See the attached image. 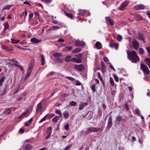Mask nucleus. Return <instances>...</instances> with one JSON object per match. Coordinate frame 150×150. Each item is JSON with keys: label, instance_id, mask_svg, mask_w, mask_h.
<instances>
[{"label": "nucleus", "instance_id": "nucleus-25", "mask_svg": "<svg viewBox=\"0 0 150 150\" xmlns=\"http://www.w3.org/2000/svg\"><path fill=\"white\" fill-rule=\"evenodd\" d=\"M46 4L50 5V6H52L54 5L53 4H51L50 3L52 2V0H42Z\"/></svg>", "mask_w": 150, "mask_h": 150}, {"label": "nucleus", "instance_id": "nucleus-13", "mask_svg": "<svg viewBox=\"0 0 150 150\" xmlns=\"http://www.w3.org/2000/svg\"><path fill=\"white\" fill-rule=\"evenodd\" d=\"M137 38L140 40H143L144 42V43L145 42V41L144 40L145 37L141 33H139L137 35Z\"/></svg>", "mask_w": 150, "mask_h": 150}, {"label": "nucleus", "instance_id": "nucleus-61", "mask_svg": "<svg viewBox=\"0 0 150 150\" xmlns=\"http://www.w3.org/2000/svg\"><path fill=\"white\" fill-rule=\"evenodd\" d=\"M114 78L116 82H118L119 81V79L118 77L116 75H114Z\"/></svg>", "mask_w": 150, "mask_h": 150}, {"label": "nucleus", "instance_id": "nucleus-23", "mask_svg": "<svg viewBox=\"0 0 150 150\" xmlns=\"http://www.w3.org/2000/svg\"><path fill=\"white\" fill-rule=\"evenodd\" d=\"M95 46L98 49H100L102 48L101 43L99 42H96Z\"/></svg>", "mask_w": 150, "mask_h": 150}, {"label": "nucleus", "instance_id": "nucleus-43", "mask_svg": "<svg viewBox=\"0 0 150 150\" xmlns=\"http://www.w3.org/2000/svg\"><path fill=\"white\" fill-rule=\"evenodd\" d=\"M7 60L10 62H14V63H18V61H16V60L14 59H8Z\"/></svg>", "mask_w": 150, "mask_h": 150}, {"label": "nucleus", "instance_id": "nucleus-44", "mask_svg": "<svg viewBox=\"0 0 150 150\" xmlns=\"http://www.w3.org/2000/svg\"><path fill=\"white\" fill-rule=\"evenodd\" d=\"M77 104V103L76 102H75L73 101H71L70 103H69V105H70L71 106H76V105Z\"/></svg>", "mask_w": 150, "mask_h": 150}, {"label": "nucleus", "instance_id": "nucleus-4", "mask_svg": "<svg viewBox=\"0 0 150 150\" xmlns=\"http://www.w3.org/2000/svg\"><path fill=\"white\" fill-rule=\"evenodd\" d=\"M112 125V118L111 116H110L108 121L107 128L110 129Z\"/></svg>", "mask_w": 150, "mask_h": 150}, {"label": "nucleus", "instance_id": "nucleus-12", "mask_svg": "<svg viewBox=\"0 0 150 150\" xmlns=\"http://www.w3.org/2000/svg\"><path fill=\"white\" fill-rule=\"evenodd\" d=\"M30 41L31 42L34 43H37L41 42V40L35 38H31Z\"/></svg>", "mask_w": 150, "mask_h": 150}, {"label": "nucleus", "instance_id": "nucleus-5", "mask_svg": "<svg viewBox=\"0 0 150 150\" xmlns=\"http://www.w3.org/2000/svg\"><path fill=\"white\" fill-rule=\"evenodd\" d=\"M133 47L136 50H137L138 49L139 46V44L138 41L136 40H134L132 42Z\"/></svg>", "mask_w": 150, "mask_h": 150}, {"label": "nucleus", "instance_id": "nucleus-34", "mask_svg": "<svg viewBox=\"0 0 150 150\" xmlns=\"http://www.w3.org/2000/svg\"><path fill=\"white\" fill-rule=\"evenodd\" d=\"M55 113L59 115L58 116H59L60 117H62L61 111L60 110H57L55 111Z\"/></svg>", "mask_w": 150, "mask_h": 150}, {"label": "nucleus", "instance_id": "nucleus-26", "mask_svg": "<svg viewBox=\"0 0 150 150\" xmlns=\"http://www.w3.org/2000/svg\"><path fill=\"white\" fill-rule=\"evenodd\" d=\"M72 57L71 55H67L65 58V60L66 62H69L71 61V59Z\"/></svg>", "mask_w": 150, "mask_h": 150}, {"label": "nucleus", "instance_id": "nucleus-41", "mask_svg": "<svg viewBox=\"0 0 150 150\" xmlns=\"http://www.w3.org/2000/svg\"><path fill=\"white\" fill-rule=\"evenodd\" d=\"M47 115H46L44 117H43L40 120L39 122V123H40L44 121H45L47 118Z\"/></svg>", "mask_w": 150, "mask_h": 150}, {"label": "nucleus", "instance_id": "nucleus-6", "mask_svg": "<svg viewBox=\"0 0 150 150\" xmlns=\"http://www.w3.org/2000/svg\"><path fill=\"white\" fill-rule=\"evenodd\" d=\"M128 4V2L127 1H125L119 7V9L121 11L123 10L125 8Z\"/></svg>", "mask_w": 150, "mask_h": 150}, {"label": "nucleus", "instance_id": "nucleus-28", "mask_svg": "<svg viewBox=\"0 0 150 150\" xmlns=\"http://www.w3.org/2000/svg\"><path fill=\"white\" fill-rule=\"evenodd\" d=\"M33 120V118L32 117L25 124V125L26 126H29L31 123V122Z\"/></svg>", "mask_w": 150, "mask_h": 150}, {"label": "nucleus", "instance_id": "nucleus-8", "mask_svg": "<svg viewBox=\"0 0 150 150\" xmlns=\"http://www.w3.org/2000/svg\"><path fill=\"white\" fill-rule=\"evenodd\" d=\"M75 68L80 71H82L84 69L82 64L76 65L74 66Z\"/></svg>", "mask_w": 150, "mask_h": 150}, {"label": "nucleus", "instance_id": "nucleus-48", "mask_svg": "<svg viewBox=\"0 0 150 150\" xmlns=\"http://www.w3.org/2000/svg\"><path fill=\"white\" fill-rule=\"evenodd\" d=\"M96 84L93 85L91 87V88L93 93L96 91Z\"/></svg>", "mask_w": 150, "mask_h": 150}, {"label": "nucleus", "instance_id": "nucleus-57", "mask_svg": "<svg viewBox=\"0 0 150 150\" xmlns=\"http://www.w3.org/2000/svg\"><path fill=\"white\" fill-rule=\"evenodd\" d=\"M69 124H67L66 125H65L64 128L66 130H69Z\"/></svg>", "mask_w": 150, "mask_h": 150}, {"label": "nucleus", "instance_id": "nucleus-46", "mask_svg": "<svg viewBox=\"0 0 150 150\" xmlns=\"http://www.w3.org/2000/svg\"><path fill=\"white\" fill-rule=\"evenodd\" d=\"M145 49L147 51V52L148 53L150 57V47L148 46L146 47Z\"/></svg>", "mask_w": 150, "mask_h": 150}, {"label": "nucleus", "instance_id": "nucleus-53", "mask_svg": "<svg viewBox=\"0 0 150 150\" xmlns=\"http://www.w3.org/2000/svg\"><path fill=\"white\" fill-rule=\"evenodd\" d=\"M122 39V36L120 35H118L117 36V39L119 41H120Z\"/></svg>", "mask_w": 150, "mask_h": 150}, {"label": "nucleus", "instance_id": "nucleus-7", "mask_svg": "<svg viewBox=\"0 0 150 150\" xmlns=\"http://www.w3.org/2000/svg\"><path fill=\"white\" fill-rule=\"evenodd\" d=\"M145 7L144 6L143 4H139L134 7V9L136 10H140L144 9Z\"/></svg>", "mask_w": 150, "mask_h": 150}, {"label": "nucleus", "instance_id": "nucleus-33", "mask_svg": "<svg viewBox=\"0 0 150 150\" xmlns=\"http://www.w3.org/2000/svg\"><path fill=\"white\" fill-rule=\"evenodd\" d=\"M5 79V76H3L0 79V87H1L2 86V83L4 81Z\"/></svg>", "mask_w": 150, "mask_h": 150}, {"label": "nucleus", "instance_id": "nucleus-40", "mask_svg": "<svg viewBox=\"0 0 150 150\" xmlns=\"http://www.w3.org/2000/svg\"><path fill=\"white\" fill-rule=\"evenodd\" d=\"M65 78L72 81H74L75 80V79L74 78L71 77L67 76Z\"/></svg>", "mask_w": 150, "mask_h": 150}, {"label": "nucleus", "instance_id": "nucleus-58", "mask_svg": "<svg viewBox=\"0 0 150 150\" xmlns=\"http://www.w3.org/2000/svg\"><path fill=\"white\" fill-rule=\"evenodd\" d=\"M75 56L79 58H81V57H82L83 56V54L82 53H80L79 54H76L75 55Z\"/></svg>", "mask_w": 150, "mask_h": 150}, {"label": "nucleus", "instance_id": "nucleus-17", "mask_svg": "<svg viewBox=\"0 0 150 150\" xmlns=\"http://www.w3.org/2000/svg\"><path fill=\"white\" fill-rule=\"evenodd\" d=\"M40 57H41V64L42 65H43L45 63V56L43 54H40Z\"/></svg>", "mask_w": 150, "mask_h": 150}, {"label": "nucleus", "instance_id": "nucleus-24", "mask_svg": "<svg viewBox=\"0 0 150 150\" xmlns=\"http://www.w3.org/2000/svg\"><path fill=\"white\" fill-rule=\"evenodd\" d=\"M34 63L32 62H30L28 65V70L32 71Z\"/></svg>", "mask_w": 150, "mask_h": 150}, {"label": "nucleus", "instance_id": "nucleus-3", "mask_svg": "<svg viewBox=\"0 0 150 150\" xmlns=\"http://www.w3.org/2000/svg\"><path fill=\"white\" fill-rule=\"evenodd\" d=\"M87 130L89 132H98L100 130V132H102L103 131V129H101V128H96L92 127L88 128Z\"/></svg>", "mask_w": 150, "mask_h": 150}, {"label": "nucleus", "instance_id": "nucleus-45", "mask_svg": "<svg viewBox=\"0 0 150 150\" xmlns=\"http://www.w3.org/2000/svg\"><path fill=\"white\" fill-rule=\"evenodd\" d=\"M12 42L13 44H16L20 42L19 40H16L13 39H11Z\"/></svg>", "mask_w": 150, "mask_h": 150}, {"label": "nucleus", "instance_id": "nucleus-19", "mask_svg": "<svg viewBox=\"0 0 150 150\" xmlns=\"http://www.w3.org/2000/svg\"><path fill=\"white\" fill-rule=\"evenodd\" d=\"M97 75L98 76V77L100 81L102 83V84L103 86L105 85V82L103 80V79H102V78L101 77V75L100 73V72H97Z\"/></svg>", "mask_w": 150, "mask_h": 150}, {"label": "nucleus", "instance_id": "nucleus-21", "mask_svg": "<svg viewBox=\"0 0 150 150\" xmlns=\"http://www.w3.org/2000/svg\"><path fill=\"white\" fill-rule=\"evenodd\" d=\"M53 55L57 59H58L61 57L62 55L60 53H55L53 54Z\"/></svg>", "mask_w": 150, "mask_h": 150}, {"label": "nucleus", "instance_id": "nucleus-42", "mask_svg": "<svg viewBox=\"0 0 150 150\" xmlns=\"http://www.w3.org/2000/svg\"><path fill=\"white\" fill-rule=\"evenodd\" d=\"M46 115H47V117L49 119H50L53 117H54L55 115L54 114H52L51 115H49V114H47Z\"/></svg>", "mask_w": 150, "mask_h": 150}, {"label": "nucleus", "instance_id": "nucleus-27", "mask_svg": "<svg viewBox=\"0 0 150 150\" xmlns=\"http://www.w3.org/2000/svg\"><path fill=\"white\" fill-rule=\"evenodd\" d=\"M2 49L7 51H12L11 49L9 48L8 46L6 45H2Z\"/></svg>", "mask_w": 150, "mask_h": 150}, {"label": "nucleus", "instance_id": "nucleus-30", "mask_svg": "<svg viewBox=\"0 0 150 150\" xmlns=\"http://www.w3.org/2000/svg\"><path fill=\"white\" fill-rule=\"evenodd\" d=\"M60 117L57 116H56L53 118L52 120V121L54 123L56 122H57L58 120L60 119Z\"/></svg>", "mask_w": 150, "mask_h": 150}, {"label": "nucleus", "instance_id": "nucleus-47", "mask_svg": "<svg viewBox=\"0 0 150 150\" xmlns=\"http://www.w3.org/2000/svg\"><path fill=\"white\" fill-rule=\"evenodd\" d=\"M139 50L140 53L141 54H143L144 53V50L143 48H142L141 47H140L139 48Z\"/></svg>", "mask_w": 150, "mask_h": 150}, {"label": "nucleus", "instance_id": "nucleus-32", "mask_svg": "<svg viewBox=\"0 0 150 150\" xmlns=\"http://www.w3.org/2000/svg\"><path fill=\"white\" fill-rule=\"evenodd\" d=\"M4 30H6L8 29L9 27L8 23L7 21H6L4 23Z\"/></svg>", "mask_w": 150, "mask_h": 150}, {"label": "nucleus", "instance_id": "nucleus-49", "mask_svg": "<svg viewBox=\"0 0 150 150\" xmlns=\"http://www.w3.org/2000/svg\"><path fill=\"white\" fill-rule=\"evenodd\" d=\"M145 61L146 62V63H147L148 64H150V58H146L145 59Z\"/></svg>", "mask_w": 150, "mask_h": 150}, {"label": "nucleus", "instance_id": "nucleus-59", "mask_svg": "<svg viewBox=\"0 0 150 150\" xmlns=\"http://www.w3.org/2000/svg\"><path fill=\"white\" fill-rule=\"evenodd\" d=\"M102 107L104 110H105L106 108V105L104 103H102Z\"/></svg>", "mask_w": 150, "mask_h": 150}, {"label": "nucleus", "instance_id": "nucleus-37", "mask_svg": "<svg viewBox=\"0 0 150 150\" xmlns=\"http://www.w3.org/2000/svg\"><path fill=\"white\" fill-rule=\"evenodd\" d=\"M52 132V127H50L47 128V133L48 134H51Z\"/></svg>", "mask_w": 150, "mask_h": 150}, {"label": "nucleus", "instance_id": "nucleus-35", "mask_svg": "<svg viewBox=\"0 0 150 150\" xmlns=\"http://www.w3.org/2000/svg\"><path fill=\"white\" fill-rule=\"evenodd\" d=\"M81 48H76L74 50H73L72 51V52L73 53H78L80 52L81 51Z\"/></svg>", "mask_w": 150, "mask_h": 150}, {"label": "nucleus", "instance_id": "nucleus-16", "mask_svg": "<svg viewBox=\"0 0 150 150\" xmlns=\"http://www.w3.org/2000/svg\"><path fill=\"white\" fill-rule=\"evenodd\" d=\"M88 105L87 102H85L83 103H81V104L79 105V110H82V109L85 106Z\"/></svg>", "mask_w": 150, "mask_h": 150}, {"label": "nucleus", "instance_id": "nucleus-56", "mask_svg": "<svg viewBox=\"0 0 150 150\" xmlns=\"http://www.w3.org/2000/svg\"><path fill=\"white\" fill-rule=\"evenodd\" d=\"M82 59L81 58L77 59L76 58V63H81L82 62Z\"/></svg>", "mask_w": 150, "mask_h": 150}, {"label": "nucleus", "instance_id": "nucleus-1", "mask_svg": "<svg viewBox=\"0 0 150 150\" xmlns=\"http://www.w3.org/2000/svg\"><path fill=\"white\" fill-rule=\"evenodd\" d=\"M127 52L128 58L132 62L135 63L139 61V58L136 51L134 50H132L131 51L127 50Z\"/></svg>", "mask_w": 150, "mask_h": 150}, {"label": "nucleus", "instance_id": "nucleus-22", "mask_svg": "<svg viewBox=\"0 0 150 150\" xmlns=\"http://www.w3.org/2000/svg\"><path fill=\"white\" fill-rule=\"evenodd\" d=\"M12 6V5H6L3 7L2 8V11H3L4 10H9L11 7Z\"/></svg>", "mask_w": 150, "mask_h": 150}, {"label": "nucleus", "instance_id": "nucleus-9", "mask_svg": "<svg viewBox=\"0 0 150 150\" xmlns=\"http://www.w3.org/2000/svg\"><path fill=\"white\" fill-rule=\"evenodd\" d=\"M105 19L106 20V23H107L108 22L111 25H114V21L113 20L111 19L110 17H105Z\"/></svg>", "mask_w": 150, "mask_h": 150}, {"label": "nucleus", "instance_id": "nucleus-14", "mask_svg": "<svg viewBox=\"0 0 150 150\" xmlns=\"http://www.w3.org/2000/svg\"><path fill=\"white\" fill-rule=\"evenodd\" d=\"M75 44L76 45L78 46H83L85 45V43L83 41H76Z\"/></svg>", "mask_w": 150, "mask_h": 150}, {"label": "nucleus", "instance_id": "nucleus-51", "mask_svg": "<svg viewBox=\"0 0 150 150\" xmlns=\"http://www.w3.org/2000/svg\"><path fill=\"white\" fill-rule=\"evenodd\" d=\"M90 113L89 114L88 116L87 117L88 119L91 120L93 117V114L91 113V112L90 111Z\"/></svg>", "mask_w": 150, "mask_h": 150}, {"label": "nucleus", "instance_id": "nucleus-54", "mask_svg": "<svg viewBox=\"0 0 150 150\" xmlns=\"http://www.w3.org/2000/svg\"><path fill=\"white\" fill-rule=\"evenodd\" d=\"M136 18L138 20H142V17H141V16L138 15H137L136 16Z\"/></svg>", "mask_w": 150, "mask_h": 150}, {"label": "nucleus", "instance_id": "nucleus-31", "mask_svg": "<svg viewBox=\"0 0 150 150\" xmlns=\"http://www.w3.org/2000/svg\"><path fill=\"white\" fill-rule=\"evenodd\" d=\"M11 112V110L10 108H7L4 111V113L6 114H10Z\"/></svg>", "mask_w": 150, "mask_h": 150}, {"label": "nucleus", "instance_id": "nucleus-2", "mask_svg": "<svg viewBox=\"0 0 150 150\" xmlns=\"http://www.w3.org/2000/svg\"><path fill=\"white\" fill-rule=\"evenodd\" d=\"M140 69L144 73L147 74H149V69L147 66L144 64H141Z\"/></svg>", "mask_w": 150, "mask_h": 150}, {"label": "nucleus", "instance_id": "nucleus-52", "mask_svg": "<svg viewBox=\"0 0 150 150\" xmlns=\"http://www.w3.org/2000/svg\"><path fill=\"white\" fill-rule=\"evenodd\" d=\"M72 146L71 144H70L67 146V147H66L65 149H64V150H69L70 149V148Z\"/></svg>", "mask_w": 150, "mask_h": 150}, {"label": "nucleus", "instance_id": "nucleus-64", "mask_svg": "<svg viewBox=\"0 0 150 150\" xmlns=\"http://www.w3.org/2000/svg\"><path fill=\"white\" fill-rule=\"evenodd\" d=\"M66 48L69 51H70L72 49V47L71 46H69L67 47Z\"/></svg>", "mask_w": 150, "mask_h": 150}, {"label": "nucleus", "instance_id": "nucleus-15", "mask_svg": "<svg viewBox=\"0 0 150 150\" xmlns=\"http://www.w3.org/2000/svg\"><path fill=\"white\" fill-rule=\"evenodd\" d=\"M101 71L103 73H105L106 71V68L105 65L103 62H101Z\"/></svg>", "mask_w": 150, "mask_h": 150}, {"label": "nucleus", "instance_id": "nucleus-18", "mask_svg": "<svg viewBox=\"0 0 150 150\" xmlns=\"http://www.w3.org/2000/svg\"><path fill=\"white\" fill-rule=\"evenodd\" d=\"M64 13L66 16L71 19L74 16L72 13H68L65 11H64Z\"/></svg>", "mask_w": 150, "mask_h": 150}, {"label": "nucleus", "instance_id": "nucleus-10", "mask_svg": "<svg viewBox=\"0 0 150 150\" xmlns=\"http://www.w3.org/2000/svg\"><path fill=\"white\" fill-rule=\"evenodd\" d=\"M118 44L117 43H111L109 44V46L112 48H115L117 50L118 48Z\"/></svg>", "mask_w": 150, "mask_h": 150}, {"label": "nucleus", "instance_id": "nucleus-38", "mask_svg": "<svg viewBox=\"0 0 150 150\" xmlns=\"http://www.w3.org/2000/svg\"><path fill=\"white\" fill-rule=\"evenodd\" d=\"M56 61L57 62L59 63H62L63 62V59L60 57L58 59H57Z\"/></svg>", "mask_w": 150, "mask_h": 150}, {"label": "nucleus", "instance_id": "nucleus-20", "mask_svg": "<svg viewBox=\"0 0 150 150\" xmlns=\"http://www.w3.org/2000/svg\"><path fill=\"white\" fill-rule=\"evenodd\" d=\"M63 115L64 118L67 119L69 117V113L68 111L65 110L63 113Z\"/></svg>", "mask_w": 150, "mask_h": 150}, {"label": "nucleus", "instance_id": "nucleus-50", "mask_svg": "<svg viewBox=\"0 0 150 150\" xmlns=\"http://www.w3.org/2000/svg\"><path fill=\"white\" fill-rule=\"evenodd\" d=\"M29 112L28 110H26L25 112H23L21 114L24 117V116L28 113Z\"/></svg>", "mask_w": 150, "mask_h": 150}, {"label": "nucleus", "instance_id": "nucleus-39", "mask_svg": "<svg viewBox=\"0 0 150 150\" xmlns=\"http://www.w3.org/2000/svg\"><path fill=\"white\" fill-rule=\"evenodd\" d=\"M110 85L112 86H114V82L113 79L111 77L110 78Z\"/></svg>", "mask_w": 150, "mask_h": 150}, {"label": "nucleus", "instance_id": "nucleus-29", "mask_svg": "<svg viewBox=\"0 0 150 150\" xmlns=\"http://www.w3.org/2000/svg\"><path fill=\"white\" fill-rule=\"evenodd\" d=\"M32 148L31 146L29 144H26L25 146L24 149L25 150H30Z\"/></svg>", "mask_w": 150, "mask_h": 150}, {"label": "nucleus", "instance_id": "nucleus-63", "mask_svg": "<svg viewBox=\"0 0 150 150\" xmlns=\"http://www.w3.org/2000/svg\"><path fill=\"white\" fill-rule=\"evenodd\" d=\"M35 15L38 17V18H39V16H40V15L38 12L37 11L35 12H34Z\"/></svg>", "mask_w": 150, "mask_h": 150}, {"label": "nucleus", "instance_id": "nucleus-11", "mask_svg": "<svg viewBox=\"0 0 150 150\" xmlns=\"http://www.w3.org/2000/svg\"><path fill=\"white\" fill-rule=\"evenodd\" d=\"M42 104L40 102L37 105V108L36 109V112L38 113L39 112L41 111L42 110Z\"/></svg>", "mask_w": 150, "mask_h": 150}, {"label": "nucleus", "instance_id": "nucleus-55", "mask_svg": "<svg viewBox=\"0 0 150 150\" xmlns=\"http://www.w3.org/2000/svg\"><path fill=\"white\" fill-rule=\"evenodd\" d=\"M125 109H126L127 111L129 110L128 105L127 103L125 104Z\"/></svg>", "mask_w": 150, "mask_h": 150}, {"label": "nucleus", "instance_id": "nucleus-62", "mask_svg": "<svg viewBox=\"0 0 150 150\" xmlns=\"http://www.w3.org/2000/svg\"><path fill=\"white\" fill-rule=\"evenodd\" d=\"M32 71H31L28 70L26 73V75L29 76L30 75V74H31Z\"/></svg>", "mask_w": 150, "mask_h": 150}, {"label": "nucleus", "instance_id": "nucleus-36", "mask_svg": "<svg viewBox=\"0 0 150 150\" xmlns=\"http://www.w3.org/2000/svg\"><path fill=\"white\" fill-rule=\"evenodd\" d=\"M122 119V116L121 115H119L117 116L116 118V120L118 122H120L121 121Z\"/></svg>", "mask_w": 150, "mask_h": 150}, {"label": "nucleus", "instance_id": "nucleus-60", "mask_svg": "<svg viewBox=\"0 0 150 150\" xmlns=\"http://www.w3.org/2000/svg\"><path fill=\"white\" fill-rule=\"evenodd\" d=\"M25 132V130L22 128L20 129L19 131V133H23Z\"/></svg>", "mask_w": 150, "mask_h": 150}]
</instances>
